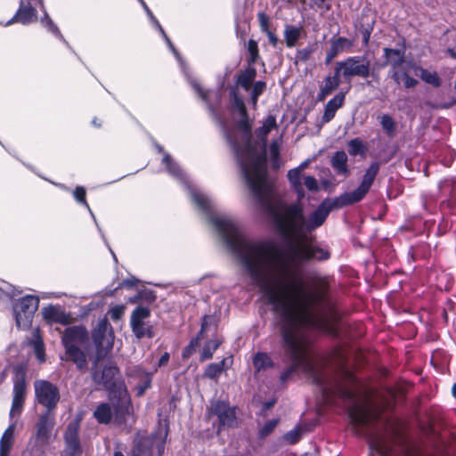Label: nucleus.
I'll use <instances>...</instances> for the list:
<instances>
[{"label":"nucleus","instance_id":"nucleus-64","mask_svg":"<svg viewBox=\"0 0 456 456\" xmlns=\"http://www.w3.org/2000/svg\"><path fill=\"white\" fill-rule=\"evenodd\" d=\"M448 53L450 54L451 57H452L453 59L456 60V46L453 47V48H449L447 50Z\"/></svg>","mask_w":456,"mask_h":456},{"label":"nucleus","instance_id":"nucleus-10","mask_svg":"<svg viewBox=\"0 0 456 456\" xmlns=\"http://www.w3.org/2000/svg\"><path fill=\"white\" fill-rule=\"evenodd\" d=\"M256 69L254 66L248 65L242 70L236 79L237 86L249 93L250 102L254 109L257 106L259 96L265 91L266 83L262 80L255 81Z\"/></svg>","mask_w":456,"mask_h":456},{"label":"nucleus","instance_id":"nucleus-62","mask_svg":"<svg viewBox=\"0 0 456 456\" xmlns=\"http://www.w3.org/2000/svg\"><path fill=\"white\" fill-rule=\"evenodd\" d=\"M52 183L54 184L55 186H57L58 188H60L62 191H71L70 189L67 185H65L63 183H53V182Z\"/></svg>","mask_w":456,"mask_h":456},{"label":"nucleus","instance_id":"nucleus-20","mask_svg":"<svg viewBox=\"0 0 456 456\" xmlns=\"http://www.w3.org/2000/svg\"><path fill=\"white\" fill-rule=\"evenodd\" d=\"M151 311L146 306H137L131 314L130 324L132 330L137 338H142L147 334L146 330L149 325L144 322L149 318Z\"/></svg>","mask_w":456,"mask_h":456},{"label":"nucleus","instance_id":"nucleus-59","mask_svg":"<svg viewBox=\"0 0 456 456\" xmlns=\"http://www.w3.org/2000/svg\"><path fill=\"white\" fill-rule=\"evenodd\" d=\"M35 351V354L37 355V358L40 361V362H44L45 360V349H44V346L43 347H40V349H34Z\"/></svg>","mask_w":456,"mask_h":456},{"label":"nucleus","instance_id":"nucleus-15","mask_svg":"<svg viewBox=\"0 0 456 456\" xmlns=\"http://www.w3.org/2000/svg\"><path fill=\"white\" fill-rule=\"evenodd\" d=\"M165 450V438L152 436L141 438L132 456H162Z\"/></svg>","mask_w":456,"mask_h":456},{"label":"nucleus","instance_id":"nucleus-46","mask_svg":"<svg viewBox=\"0 0 456 456\" xmlns=\"http://www.w3.org/2000/svg\"><path fill=\"white\" fill-rule=\"evenodd\" d=\"M125 305H117L114 306H111L110 310L108 311V314H110L111 320L113 321H119L121 317L125 314Z\"/></svg>","mask_w":456,"mask_h":456},{"label":"nucleus","instance_id":"nucleus-34","mask_svg":"<svg viewBox=\"0 0 456 456\" xmlns=\"http://www.w3.org/2000/svg\"><path fill=\"white\" fill-rule=\"evenodd\" d=\"M253 365L256 371H261L273 367V362L267 354L257 353L253 357Z\"/></svg>","mask_w":456,"mask_h":456},{"label":"nucleus","instance_id":"nucleus-63","mask_svg":"<svg viewBox=\"0 0 456 456\" xmlns=\"http://www.w3.org/2000/svg\"><path fill=\"white\" fill-rule=\"evenodd\" d=\"M146 332H147V334H145V337H147L149 338H152L154 337V333H153L151 326H148Z\"/></svg>","mask_w":456,"mask_h":456},{"label":"nucleus","instance_id":"nucleus-41","mask_svg":"<svg viewBox=\"0 0 456 456\" xmlns=\"http://www.w3.org/2000/svg\"><path fill=\"white\" fill-rule=\"evenodd\" d=\"M363 151L362 142L359 138H354L348 142V152L352 156L362 154Z\"/></svg>","mask_w":456,"mask_h":456},{"label":"nucleus","instance_id":"nucleus-18","mask_svg":"<svg viewBox=\"0 0 456 456\" xmlns=\"http://www.w3.org/2000/svg\"><path fill=\"white\" fill-rule=\"evenodd\" d=\"M79 425L76 421L69 423L64 433L65 456H80L82 448L78 437Z\"/></svg>","mask_w":456,"mask_h":456},{"label":"nucleus","instance_id":"nucleus-60","mask_svg":"<svg viewBox=\"0 0 456 456\" xmlns=\"http://www.w3.org/2000/svg\"><path fill=\"white\" fill-rule=\"evenodd\" d=\"M169 360V354L168 353H165L163 355H161L159 361V366L161 367V366H164L167 363Z\"/></svg>","mask_w":456,"mask_h":456},{"label":"nucleus","instance_id":"nucleus-49","mask_svg":"<svg viewBox=\"0 0 456 456\" xmlns=\"http://www.w3.org/2000/svg\"><path fill=\"white\" fill-rule=\"evenodd\" d=\"M24 402L13 400L10 410V417L12 419L16 416H20L23 410Z\"/></svg>","mask_w":456,"mask_h":456},{"label":"nucleus","instance_id":"nucleus-14","mask_svg":"<svg viewBox=\"0 0 456 456\" xmlns=\"http://www.w3.org/2000/svg\"><path fill=\"white\" fill-rule=\"evenodd\" d=\"M113 403V419L118 425L132 424L133 408L127 390L124 391V395H116L110 397Z\"/></svg>","mask_w":456,"mask_h":456},{"label":"nucleus","instance_id":"nucleus-45","mask_svg":"<svg viewBox=\"0 0 456 456\" xmlns=\"http://www.w3.org/2000/svg\"><path fill=\"white\" fill-rule=\"evenodd\" d=\"M200 336L198 335L196 338H192L190 344L183 348L182 353V357L183 359L189 358L193 352H195L196 347L200 345Z\"/></svg>","mask_w":456,"mask_h":456},{"label":"nucleus","instance_id":"nucleus-27","mask_svg":"<svg viewBox=\"0 0 456 456\" xmlns=\"http://www.w3.org/2000/svg\"><path fill=\"white\" fill-rule=\"evenodd\" d=\"M15 424H11L2 435L0 439V456H9L13 444Z\"/></svg>","mask_w":456,"mask_h":456},{"label":"nucleus","instance_id":"nucleus-19","mask_svg":"<svg viewBox=\"0 0 456 456\" xmlns=\"http://www.w3.org/2000/svg\"><path fill=\"white\" fill-rule=\"evenodd\" d=\"M370 448L380 456H392L393 444L387 435L376 430L368 434Z\"/></svg>","mask_w":456,"mask_h":456},{"label":"nucleus","instance_id":"nucleus-31","mask_svg":"<svg viewBox=\"0 0 456 456\" xmlns=\"http://www.w3.org/2000/svg\"><path fill=\"white\" fill-rule=\"evenodd\" d=\"M43 12V15L40 19V22L42 26L50 33H52L54 37L61 40L63 43L68 45L67 41L63 37L61 32L60 31L57 25L53 22V20L49 16L48 12H46V9L45 8V11H41Z\"/></svg>","mask_w":456,"mask_h":456},{"label":"nucleus","instance_id":"nucleus-1","mask_svg":"<svg viewBox=\"0 0 456 456\" xmlns=\"http://www.w3.org/2000/svg\"><path fill=\"white\" fill-rule=\"evenodd\" d=\"M189 197L194 208L272 305L282 349L290 361V365L280 375L281 382L287 381L299 367H303L312 375L327 403L335 404L337 398L353 403L349 416L356 427L369 428L371 422L378 421L377 412L354 402L355 394L352 389L319 371L307 357L304 328L314 323L312 308L320 300V295L305 290L303 281L290 269L283 252L274 243L248 238L234 217L217 211L216 202L209 195Z\"/></svg>","mask_w":456,"mask_h":456},{"label":"nucleus","instance_id":"nucleus-23","mask_svg":"<svg viewBox=\"0 0 456 456\" xmlns=\"http://www.w3.org/2000/svg\"><path fill=\"white\" fill-rule=\"evenodd\" d=\"M342 81H344L342 77L339 72L337 73V69L334 67V74L327 76L320 86V91L316 98L317 101H324L328 95L331 94L333 91L338 88Z\"/></svg>","mask_w":456,"mask_h":456},{"label":"nucleus","instance_id":"nucleus-38","mask_svg":"<svg viewBox=\"0 0 456 456\" xmlns=\"http://www.w3.org/2000/svg\"><path fill=\"white\" fill-rule=\"evenodd\" d=\"M224 365V360L208 364L205 370L204 376L211 379H216L223 372Z\"/></svg>","mask_w":456,"mask_h":456},{"label":"nucleus","instance_id":"nucleus-39","mask_svg":"<svg viewBox=\"0 0 456 456\" xmlns=\"http://www.w3.org/2000/svg\"><path fill=\"white\" fill-rule=\"evenodd\" d=\"M220 344H221V341L219 339L208 340L203 346V349L201 352V360L204 361V360L212 358L213 354L218 348Z\"/></svg>","mask_w":456,"mask_h":456},{"label":"nucleus","instance_id":"nucleus-5","mask_svg":"<svg viewBox=\"0 0 456 456\" xmlns=\"http://www.w3.org/2000/svg\"><path fill=\"white\" fill-rule=\"evenodd\" d=\"M87 341L88 332L82 325L68 327L61 336V343L65 348L67 358L72 361L79 370L86 369L87 366L86 355L80 348Z\"/></svg>","mask_w":456,"mask_h":456},{"label":"nucleus","instance_id":"nucleus-7","mask_svg":"<svg viewBox=\"0 0 456 456\" xmlns=\"http://www.w3.org/2000/svg\"><path fill=\"white\" fill-rule=\"evenodd\" d=\"M92 368V379L96 385L102 386L108 392L110 397L116 395H124L126 387L120 374L119 369L113 362H109L102 369H98L97 362Z\"/></svg>","mask_w":456,"mask_h":456},{"label":"nucleus","instance_id":"nucleus-12","mask_svg":"<svg viewBox=\"0 0 456 456\" xmlns=\"http://www.w3.org/2000/svg\"><path fill=\"white\" fill-rule=\"evenodd\" d=\"M35 396L39 404L44 406V411L55 412L61 395L56 385L48 380L37 379L34 382Z\"/></svg>","mask_w":456,"mask_h":456},{"label":"nucleus","instance_id":"nucleus-26","mask_svg":"<svg viewBox=\"0 0 456 456\" xmlns=\"http://www.w3.org/2000/svg\"><path fill=\"white\" fill-rule=\"evenodd\" d=\"M347 155L344 151H336L331 157V166L338 175L348 176L350 171L347 167Z\"/></svg>","mask_w":456,"mask_h":456},{"label":"nucleus","instance_id":"nucleus-54","mask_svg":"<svg viewBox=\"0 0 456 456\" xmlns=\"http://www.w3.org/2000/svg\"><path fill=\"white\" fill-rule=\"evenodd\" d=\"M138 282H139L138 279H136L135 277H130V278H126V279L123 280L121 286L127 288V289H131V288H134V286H136Z\"/></svg>","mask_w":456,"mask_h":456},{"label":"nucleus","instance_id":"nucleus-35","mask_svg":"<svg viewBox=\"0 0 456 456\" xmlns=\"http://www.w3.org/2000/svg\"><path fill=\"white\" fill-rule=\"evenodd\" d=\"M380 125L389 137H394L395 135L396 125L391 116L388 114H383L380 117Z\"/></svg>","mask_w":456,"mask_h":456},{"label":"nucleus","instance_id":"nucleus-33","mask_svg":"<svg viewBox=\"0 0 456 456\" xmlns=\"http://www.w3.org/2000/svg\"><path fill=\"white\" fill-rule=\"evenodd\" d=\"M301 28L294 25L286 24L284 28V39L286 45L289 48L294 47L301 37Z\"/></svg>","mask_w":456,"mask_h":456},{"label":"nucleus","instance_id":"nucleus-11","mask_svg":"<svg viewBox=\"0 0 456 456\" xmlns=\"http://www.w3.org/2000/svg\"><path fill=\"white\" fill-rule=\"evenodd\" d=\"M37 8L45 11L44 1L19 0V7L14 15L3 25L9 27L15 23L28 26L38 20Z\"/></svg>","mask_w":456,"mask_h":456},{"label":"nucleus","instance_id":"nucleus-40","mask_svg":"<svg viewBox=\"0 0 456 456\" xmlns=\"http://www.w3.org/2000/svg\"><path fill=\"white\" fill-rule=\"evenodd\" d=\"M248 51L249 53V58L248 60V65L254 66V64L256 62V61L259 58L258 45L255 40H253V39L248 40Z\"/></svg>","mask_w":456,"mask_h":456},{"label":"nucleus","instance_id":"nucleus-24","mask_svg":"<svg viewBox=\"0 0 456 456\" xmlns=\"http://www.w3.org/2000/svg\"><path fill=\"white\" fill-rule=\"evenodd\" d=\"M385 63L393 69H402L405 62L404 51L401 49L384 48Z\"/></svg>","mask_w":456,"mask_h":456},{"label":"nucleus","instance_id":"nucleus-57","mask_svg":"<svg viewBox=\"0 0 456 456\" xmlns=\"http://www.w3.org/2000/svg\"><path fill=\"white\" fill-rule=\"evenodd\" d=\"M418 80L412 77H407L406 81L403 82L405 88H413L418 85Z\"/></svg>","mask_w":456,"mask_h":456},{"label":"nucleus","instance_id":"nucleus-44","mask_svg":"<svg viewBox=\"0 0 456 456\" xmlns=\"http://www.w3.org/2000/svg\"><path fill=\"white\" fill-rule=\"evenodd\" d=\"M313 53H314V49L311 46H307V47L297 50V53H296V57H295L296 58L295 63H297L298 61H301V62L307 61L310 59Z\"/></svg>","mask_w":456,"mask_h":456},{"label":"nucleus","instance_id":"nucleus-22","mask_svg":"<svg viewBox=\"0 0 456 456\" xmlns=\"http://www.w3.org/2000/svg\"><path fill=\"white\" fill-rule=\"evenodd\" d=\"M330 48L327 50L325 63L329 64L337 57L338 54L347 52L353 45V42L343 37H333L330 40Z\"/></svg>","mask_w":456,"mask_h":456},{"label":"nucleus","instance_id":"nucleus-30","mask_svg":"<svg viewBox=\"0 0 456 456\" xmlns=\"http://www.w3.org/2000/svg\"><path fill=\"white\" fill-rule=\"evenodd\" d=\"M47 444L49 443H45L32 437L23 452V456H46L45 446Z\"/></svg>","mask_w":456,"mask_h":456},{"label":"nucleus","instance_id":"nucleus-17","mask_svg":"<svg viewBox=\"0 0 456 456\" xmlns=\"http://www.w3.org/2000/svg\"><path fill=\"white\" fill-rule=\"evenodd\" d=\"M54 425L55 412L43 411L36 423V434L33 437L45 443H50Z\"/></svg>","mask_w":456,"mask_h":456},{"label":"nucleus","instance_id":"nucleus-2","mask_svg":"<svg viewBox=\"0 0 456 456\" xmlns=\"http://www.w3.org/2000/svg\"><path fill=\"white\" fill-rule=\"evenodd\" d=\"M379 171V162H372L355 190L345 192L334 200H322L308 217H305L303 204L299 201L291 204L276 202L273 185L266 199L256 200L270 213L281 235L290 243L289 254L292 262L299 265L311 260H326L330 257V253L313 245L307 233L321 227L334 208L361 201L370 191Z\"/></svg>","mask_w":456,"mask_h":456},{"label":"nucleus","instance_id":"nucleus-3","mask_svg":"<svg viewBox=\"0 0 456 456\" xmlns=\"http://www.w3.org/2000/svg\"><path fill=\"white\" fill-rule=\"evenodd\" d=\"M277 127L276 118L273 115H269L262 122V126L255 130L254 134L257 142L251 140V147L254 153L262 158L260 163L256 165L244 148L240 133L230 131L224 126V136L234 154L241 175L254 198L261 200L266 199V195L273 185L266 176V147L268 134Z\"/></svg>","mask_w":456,"mask_h":456},{"label":"nucleus","instance_id":"nucleus-29","mask_svg":"<svg viewBox=\"0 0 456 456\" xmlns=\"http://www.w3.org/2000/svg\"><path fill=\"white\" fill-rule=\"evenodd\" d=\"M94 417L100 424H109L113 419V409L108 403H100L94 411Z\"/></svg>","mask_w":456,"mask_h":456},{"label":"nucleus","instance_id":"nucleus-32","mask_svg":"<svg viewBox=\"0 0 456 456\" xmlns=\"http://www.w3.org/2000/svg\"><path fill=\"white\" fill-rule=\"evenodd\" d=\"M72 196L74 200L80 205L84 206L88 212L90 213L91 216L93 217L99 232L102 233V231L98 225V223L96 221L95 216L93 213L92 209L90 208V206L88 205L86 201V191L85 187L83 186H77L73 191H71Z\"/></svg>","mask_w":456,"mask_h":456},{"label":"nucleus","instance_id":"nucleus-9","mask_svg":"<svg viewBox=\"0 0 456 456\" xmlns=\"http://www.w3.org/2000/svg\"><path fill=\"white\" fill-rule=\"evenodd\" d=\"M38 305L39 298L33 295H26L13 304V314L19 329L30 327Z\"/></svg>","mask_w":456,"mask_h":456},{"label":"nucleus","instance_id":"nucleus-6","mask_svg":"<svg viewBox=\"0 0 456 456\" xmlns=\"http://www.w3.org/2000/svg\"><path fill=\"white\" fill-rule=\"evenodd\" d=\"M337 73L339 72L343 80L351 83L354 77L368 79L372 77L379 80V75L375 72L371 61L364 55H355L337 61L335 64Z\"/></svg>","mask_w":456,"mask_h":456},{"label":"nucleus","instance_id":"nucleus-8","mask_svg":"<svg viewBox=\"0 0 456 456\" xmlns=\"http://www.w3.org/2000/svg\"><path fill=\"white\" fill-rule=\"evenodd\" d=\"M96 361L102 360L113 347L114 333L106 317L98 320L92 332Z\"/></svg>","mask_w":456,"mask_h":456},{"label":"nucleus","instance_id":"nucleus-61","mask_svg":"<svg viewBox=\"0 0 456 456\" xmlns=\"http://www.w3.org/2000/svg\"><path fill=\"white\" fill-rule=\"evenodd\" d=\"M275 403H276L275 399H272V400H269V401L264 403L263 410H265V411L270 410L271 408H273L274 406Z\"/></svg>","mask_w":456,"mask_h":456},{"label":"nucleus","instance_id":"nucleus-25","mask_svg":"<svg viewBox=\"0 0 456 456\" xmlns=\"http://www.w3.org/2000/svg\"><path fill=\"white\" fill-rule=\"evenodd\" d=\"M344 101L345 94L339 93L326 103L322 118L323 123L330 122L335 117L337 110L343 106Z\"/></svg>","mask_w":456,"mask_h":456},{"label":"nucleus","instance_id":"nucleus-56","mask_svg":"<svg viewBox=\"0 0 456 456\" xmlns=\"http://www.w3.org/2000/svg\"><path fill=\"white\" fill-rule=\"evenodd\" d=\"M267 37H268V41L269 43L273 45V46H276L278 45V42H279V38L278 37L273 33L271 30L265 32Z\"/></svg>","mask_w":456,"mask_h":456},{"label":"nucleus","instance_id":"nucleus-21","mask_svg":"<svg viewBox=\"0 0 456 456\" xmlns=\"http://www.w3.org/2000/svg\"><path fill=\"white\" fill-rule=\"evenodd\" d=\"M42 314L48 322H55L67 325L71 322V316L66 313L60 305H49L42 309Z\"/></svg>","mask_w":456,"mask_h":456},{"label":"nucleus","instance_id":"nucleus-37","mask_svg":"<svg viewBox=\"0 0 456 456\" xmlns=\"http://www.w3.org/2000/svg\"><path fill=\"white\" fill-rule=\"evenodd\" d=\"M26 395V382L23 377L17 378L13 384V400L24 402Z\"/></svg>","mask_w":456,"mask_h":456},{"label":"nucleus","instance_id":"nucleus-42","mask_svg":"<svg viewBox=\"0 0 456 456\" xmlns=\"http://www.w3.org/2000/svg\"><path fill=\"white\" fill-rule=\"evenodd\" d=\"M302 437V428L297 427L284 435V440L290 444L298 442Z\"/></svg>","mask_w":456,"mask_h":456},{"label":"nucleus","instance_id":"nucleus-43","mask_svg":"<svg viewBox=\"0 0 456 456\" xmlns=\"http://www.w3.org/2000/svg\"><path fill=\"white\" fill-rule=\"evenodd\" d=\"M279 423V419H273L268 420L260 429L259 436L265 437L270 435Z\"/></svg>","mask_w":456,"mask_h":456},{"label":"nucleus","instance_id":"nucleus-51","mask_svg":"<svg viewBox=\"0 0 456 456\" xmlns=\"http://www.w3.org/2000/svg\"><path fill=\"white\" fill-rule=\"evenodd\" d=\"M304 184L306 187V189L311 191H316L319 189L317 180L312 175H307L305 177Z\"/></svg>","mask_w":456,"mask_h":456},{"label":"nucleus","instance_id":"nucleus-47","mask_svg":"<svg viewBox=\"0 0 456 456\" xmlns=\"http://www.w3.org/2000/svg\"><path fill=\"white\" fill-rule=\"evenodd\" d=\"M301 173L299 171V168H293V169H290L289 170L288 174H287V177H288V180L289 182L290 183L291 186H294V185H298L299 183H301Z\"/></svg>","mask_w":456,"mask_h":456},{"label":"nucleus","instance_id":"nucleus-50","mask_svg":"<svg viewBox=\"0 0 456 456\" xmlns=\"http://www.w3.org/2000/svg\"><path fill=\"white\" fill-rule=\"evenodd\" d=\"M280 140L281 139H273L271 142L269 151L271 158L273 161L277 160L280 156Z\"/></svg>","mask_w":456,"mask_h":456},{"label":"nucleus","instance_id":"nucleus-52","mask_svg":"<svg viewBox=\"0 0 456 456\" xmlns=\"http://www.w3.org/2000/svg\"><path fill=\"white\" fill-rule=\"evenodd\" d=\"M257 17H258L261 30L265 33L269 31L270 30L269 29V22H268V18L265 15V13L258 12Z\"/></svg>","mask_w":456,"mask_h":456},{"label":"nucleus","instance_id":"nucleus-13","mask_svg":"<svg viewBox=\"0 0 456 456\" xmlns=\"http://www.w3.org/2000/svg\"><path fill=\"white\" fill-rule=\"evenodd\" d=\"M151 26L154 28H156L160 33L161 37L166 41L168 48L171 50V52L173 53L174 56L175 57V59L179 62V64L181 66V69H182V71L187 77V80L190 83V85L191 86V87L195 90V92L198 94V95L208 104V107L209 110L214 112V110H213V108H212V106H211V104L209 103V101H208V92L204 91L201 88V86H200V84L195 79L191 78L188 75V73L186 71V67H185V64H184V62L183 61L182 56L177 52V50L175 48L174 45L172 44L171 40L169 39V37H167V35L164 31L162 26L160 25V23L159 22V20H157L156 17L153 20H151Z\"/></svg>","mask_w":456,"mask_h":456},{"label":"nucleus","instance_id":"nucleus-16","mask_svg":"<svg viewBox=\"0 0 456 456\" xmlns=\"http://www.w3.org/2000/svg\"><path fill=\"white\" fill-rule=\"evenodd\" d=\"M209 413L216 415L219 420V428H233L237 424L236 409L224 401H216L209 407Z\"/></svg>","mask_w":456,"mask_h":456},{"label":"nucleus","instance_id":"nucleus-55","mask_svg":"<svg viewBox=\"0 0 456 456\" xmlns=\"http://www.w3.org/2000/svg\"><path fill=\"white\" fill-rule=\"evenodd\" d=\"M212 321H213V317L208 316V315L204 316V318L202 320V323H201V329L198 335H200L201 337V335L208 329V326L212 322Z\"/></svg>","mask_w":456,"mask_h":456},{"label":"nucleus","instance_id":"nucleus-58","mask_svg":"<svg viewBox=\"0 0 456 456\" xmlns=\"http://www.w3.org/2000/svg\"><path fill=\"white\" fill-rule=\"evenodd\" d=\"M292 188L295 190V191L297 192V197H298V200H300L301 199L304 198L305 196V191H304V188H303V184L302 183L298 184V187H297V185H294L292 186Z\"/></svg>","mask_w":456,"mask_h":456},{"label":"nucleus","instance_id":"nucleus-53","mask_svg":"<svg viewBox=\"0 0 456 456\" xmlns=\"http://www.w3.org/2000/svg\"><path fill=\"white\" fill-rule=\"evenodd\" d=\"M401 69H393L388 72V76L398 85L402 82Z\"/></svg>","mask_w":456,"mask_h":456},{"label":"nucleus","instance_id":"nucleus-4","mask_svg":"<svg viewBox=\"0 0 456 456\" xmlns=\"http://www.w3.org/2000/svg\"><path fill=\"white\" fill-rule=\"evenodd\" d=\"M230 95L232 110L238 112L239 119L235 121V124L232 127H230L225 123H222L223 132L224 133V126L230 131L240 132L241 142L244 148L247 150V152L249 154V156H251V159H253L255 164L257 165V163H260L262 158L254 153L251 147L253 119L249 118L244 102L239 96L235 89L231 90Z\"/></svg>","mask_w":456,"mask_h":456},{"label":"nucleus","instance_id":"nucleus-28","mask_svg":"<svg viewBox=\"0 0 456 456\" xmlns=\"http://www.w3.org/2000/svg\"><path fill=\"white\" fill-rule=\"evenodd\" d=\"M412 68L415 71V74L417 76H419V77L427 84H429L433 86L434 87H439L441 86V79L436 72H431L421 66L419 65H412Z\"/></svg>","mask_w":456,"mask_h":456},{"label":"nucleus","instance_id":"nucleus-36","mask_svg":"<svg viewBox=\"0 0 456 456\" xmlns=\"http://www.w3.org/2000/svg\"><path fill=\"white\" fill-rule=\"evenodd\" d=\"M16 295L15 288L9 282L0 280V301H9Z\"/></svg>","mask_w":456,"mask_h":456},{"label":"nucleus","instance_id":"nucleus-48","mask_svg":"<svg viewBox=\"0 0 456 456\" xmlns=\"http://www.w3.org/2000/svg\"><path fill=\"white\" fill-rule=\"evenodd\" d=\"M29 344L33 346L34 349H40V347L44 346V342L40 336L38 329L33 330L32 338H31Z\"/></svg>","mask_w":456,"mask_h":456}]
</instances>
